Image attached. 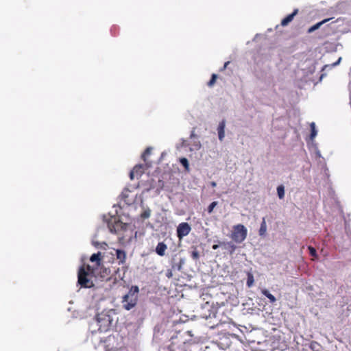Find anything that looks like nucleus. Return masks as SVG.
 <instances>
[{
	"label": "nucleus",
	"mask_w": 351,
	"mask_h": 351,
	"mask_svg": "<svg viewBox=\"0 0 351 351\" xmlns=\"http://www.w3.org/2000/svg\"><path fill=\"white\" fill-rule=\"evenodd\" d=\"M277 193L280 199H283L285 197V187L283 185H280L277 187Z\"/></svg>",
	"instance_id": "2eb2a0df"
},
{
	"label": "nucleus",
	"mask_w": 351,
	"mask_h": 351,
	"mask_svg": "<svg viewBox=\"0 0 351 351\" xmlns=\"http://www.w3.org/2000/svg\"><path fill=\"white\" fill-rule=\"evenodd\" d=\"M229 64H230V62H229V61H228V62H225V64H224V65H223V67L221 69V71L225 70V69L227 68V66H228V65Z\"/></svg>",
	"instance_id": "a878e982"
},
{
	"label": "nucleus",
	"mask_w": 351,
	"mask_h": 351,
	"mask_svg": "<svg viewBox=\"0 0 351 351\" xmlns=\"http://www.w3.org/2000/svg\"><path fill=\"white\" fill-rule=\"evenodd\" d=\"M267 232V224L265 218H263V221L261 223V227L259 229V234L261 236H264Z\"/></svg>",
	"instance_id": "ddd939ff"
},
{
	"label": "nucleus",
	"mask_w": 351,
	"mask_h": 351,
	"mask_svg": "<svg viewBox=\"0 0 351 351\" xmlns=\"http://www.w3.org/2000/svg\"><path fill=\"white\" fill-rule=\"evenodd\" d=\"M254 283V277L252 274H249L247 280V286L250 287L252 286Z\"/></svg>",
	"instance_id": "4be33fe9"
},
{
	"label": "nucleus",
	"mask_w": 351,
	"mask_h": 351,
	"mask_svg": "<svg viewBox=\"0 0 351 351\" xmlns=\"http://www.w3.org/2000/svg\"><path fill=\"white\" fill-rule=\"evenodd\" d=\"M191 257L194 260H197L199 257V254L197 250H195L191 252Z\"/></svg>",
	"instance_id": "b1692460"
},
{
	"label": "nucleus",
	"mask_w": 351,
	"mask_h": 351,
	"mask_svg": "<svg viewBox=\"0 0 351 351\" xmlns=\"http://www.w3.org/2000/svg\"><path fill=\"white\" fill-rule=\"evenodd\" d=\"M330 19H324V20H323V21H320V22H319V23H317L315 24L314 25H313L312 27H311L308 29V33H311V32H313L315 31L316 29H317L318 28H319V27H320L322 25H323V24H324L325 23H326V22H328V21H330Z\"/></svg>",
	"instance_id": "9b49d317"
},
{
	"label": "nucleus",
	"mask_w": 351,
	"mask_h": 351,
	"mask_svg": "<svg viewBox=\"0 0 351 351\" xmlns=\"http://www.w3.org/2000/svg\"><path fill=\"white\" fill-rule=\"evenodd\" d=\"M104 272H105L107 275L108 274V269H104Z\"/></svg>",
	"instance_id": "7c9ffc66"
},
{
	"label": "nucleus",
	"mask_w": 351,
	"mask_h": 351,
	"mask_svg": "<svg viewBox=\"0 0 351 351\" xmlns=\"http://www.w3.org/2000/svg\"><path fill=\"white\" fill-rule=\"evenodd\" d=\"M341 58H339V60L336 62H335L332 65L333 66L337 65L339 63V62L341 61Z\"/></svg>",
	"instance_id": "c85d7f7f"
},
{
	"label": "nucleus",
	"mask_w": 351,
	"mask_h": 351,
	"mask_svg": "<svg viewBox=\"0 0 351 351\" xmlns=\"http://www.w3.org/2000/svg\"><path fill=\"white\" fill-rule=\"evenodd\" d=\"M167 249V246L163 242H160L158 243L156 247V252L160 256H163L165 254V251Z\"/></svg>",
	"instance_id": "6e6552de"
},
{
	"label": "nucleus",
	"mask_w": 351,
	"mask_h": 351,
	"mask_svg": "<svg viewBox=\"0 0 351 351\" xmlns=\"http://www.w3.org/2000/svg\"><path fill=\"white\" fill-rule=\"evenodd\" d=\"M138 292L137 286H132L129 292L122 298V306L125 310L129 311L136 305Z\"/></svg>",
	"instance_id": "7ed1b4c3"
},
{
	"label": "nucleus",
	"mask_w": 351,
	"mask_h": 351,
	"mask_svg": "<svg viewBox=\"0 0 351 351\" xmlns=\"http://www.w3.org/2000/svg\"><path fill=\"white\" fill-rule=\"evenodd\" d=\"M90 261L91 262H96L97 265H99L101 261V253L98 252L97 254H93L90 256Z\"/></svg>",
	"instance_id": "4468645a"
},
{
	"label": "nucleus",
	"mask_w": 351,
	"mask_h": 351,
	"mask_svg": "<svg viewBox=\"0 0 351 351\" xmlns=\"http://www.w3.org/2000/svg\"><path fill=\"white\" fill-rule=\"evenodd\" d=\"M247 235V228L243 224H237L232 228L230 237L234 242L241 243L246 239Z\"/></svg>",
	"instance_id": "20e7f679"
},
{
	"label": "nucleus",
	"mask_w": 351,
	"mask_h": 351,
	"mask_svg": "<svg viewBox=\"0 0 351 351\" xmlns=\"http://www.w3.org/2000/svg\"><path fill=\"white\" fill-rule=\"evenodd\" d=\"M191 230L190 225L186 222L180 223L177 228V237L181 240L189 234Z\"/></svg>",
	"instance_id": "39448f33"
},
{
	"label": "nucleus",
	"mask_w": 351,
	"mask_h": 351,
	"mask_svg": "<svg viewBox=\"0 0 351 351\" xmlns=\"http://www.w3.org/2000/svg\"><path fill=\"white\" fill-rule=\"evenodd\" d=\"M311 139H313L316 135H317V131H316V129H315V123H311Z\"/></svg>",
	"instance_id": "dca6fc26"
},
{
	"label": "nucleus",
	"mask_w": 351,
	"mask_h": 351,
	"mask_svg": "<svg viewBox=\"0 0 351 351\" xmlns=\"http://www.w3.org/2000/svg\"><path fill=\"white\" fill-rule=\"evenodd\" d=\"M159 182H162V186H161V187H160V189H162V186H163V182H162L161 180H159Z\"/></svg>",
	"instance_id": "2f4dec72"
},
{
	"label": "nucleus",
	"mask_w": 351,
	"mask_h": 351,
	"mask_svg": "<svg viewBox=\"0 0 351 351\" xmlns=\"http://www.w3.org/2000/svg\"><path fill=\"white\" fill-rule=\"evenodd\" d=\"M298 13V9H295L293 12L287 15L285 19L281 21V25L285 27L287 26L290 22H291L294 16Z\"/></svg>",
	"instance_id": "423d86ee"
},
{
	"label": "nucleus",
	"mask_w": 351,
	"mask_h": 351,
	"mask_svg": "<svg viewBox=\"0 0 351 351\" xmlns=\"http://www.w3.org/2000/svg\"><path fill=\"white\" fill-rule=\"evenodd\" d=\"M117 259L119 260V264H123L125 262L126 254L123 250H116Z\"/></svg>",
	"instance_id": "1a4fd4ad"
},
{
	"label": "nucleus",
	"mask_w": 351,
	"mask_h": 351,
	"mask_svg": "<svg viewBox=\"0 0 351 351\" xmlns=\"http://www.w3.org/2000/svg\"><path fill=\"white\" fill-rule=\"evenodd\" d=\"M141 169V166H135L133 170L130 172V176L131 179L134 178V174L135 172H138Z\"/></svg>",
	"instance_id": "5701e85b"
},
{
	"label": "nucleus",
	"mask_w": 351,
	"mask_h": 351,
	"mask_svg": "<svg viewBox=\"0 0 351 351\" xmlns=\"http://www.w3.org/2000/svg\"><path fill=\"white\" fill-rule=\"evenodd\" d=\"M110 313L111 311H102L97 315L96 325L100 332H106L110 330L113 321Z\"/></svg>",
	"instance_id": "f03ea898"
},
{
	"label": "nucleus",
	"mask_w": 351,
	"mask_h": 351,
	"mask_svg": "<svg viewBox=\"0 0 351 351\" xmlns=\"http://www.w3.org/2000/svg\"><path fill=\"white\" fill-rule=\"evenodd\" d=\"M123 197L125 198V201H128V200L126 199L127 196L125 195V193H123Z\"/></svg>",
	"instance_id": "c756f323"
},
{
	"label": "nucleus",
	"mask_w": 351,
	"mask_h": 351,
	"mask_svg": "<svg viewBox=\"0 0 351 351\" xmlns=\"http://www.w3.org/2000/svg\"><path fill=\"white\" fill-rule=\"evenodd\" d=\"M220 244L224 245L225 248L229 250L230 254H232L237 248L232 242H221Z\"/></svg>",
	"instance_id": "9d476101"
},
{
	"label": "nucleus",
	"mask_w": 351,
	"mask_h": 351,
	"mask_svg": "<svg viewBox=\"0 0 351 351\" xmlns=\"http://www.w3.org/2000/svg\"><path fill=\"white\" fill-rule=\"evenodd\" d=\"M261 293L269 299L270 303L273 304L276 301V298L272 294H271L268 290L265 289H262Z\"/></svg>",
	"instance_id": "f8f14e48"
},
{
	"label": "nucleus",
	"mask_w": 351,
	"mask_h": 351,
	"mask_svg": "<svg viewBox=\"0 0 351 351\" xmlns=\"http://www.w3.org/2000/svg\"><path fill=\"white\" fill-rule=\"evenodd\" d=\"M93 269L88 265H82L77 272V282L81 287L90 288L93 287V282L91 280Z\"/></svg>",
	"instance_id": "f257e3e1"
},
{
	"label": "nucleus",
	"mask_w": 351,
	"mask_h": 351,
	"mask_svg": "<svg viewBox=\"0 0 351 351\" xmlns=\"http://www.w3.org/2000/svg\"><path fill=\"white\" fill-rule=\"evenodd\" d=\"M225 127H226V122L224 120H223L219 123V124L218 125V128H217L219 139L221 141H223V139L225 136V132H224Z\"/></svg>",
	"instance_id": "0eeeda50"
},
{
	"label": "nucleus",
	"mask_w": 351,
	"mask_h": 351,
	"mask_svg": "<svg viewBox=\"0 0 351 351\" xmlns=\"http://www.w3.org/2000/svg\"><path fill=\"white\" fill-rule=\"evenodd\" d=\"M108 227H109L110 232H116V230L114 229V226L111 227L110 225H108Z\"/></svg>",
	"instance_id": "bb28decb"
},
{
	"label": "nucleus",
	"mask_w": 351,
	"mask_h": 351,
	"mask_svg": "<svg viewBox=\"0 0 351 351\" xmlns=\"http://www.w3.org/2000/svg\"><path fill=\"white\" fill-rule=\"evenodd\" d=\"M308 250L309 254L311 256H313L314 258H317V252H316V250L313 247L308 246Z\"/></svg>",
	"instance_id": "aec40b11"
},
{
	"label": "nucleus",
	"mask_w": 351,
	"mask_h": 351,
	"mask_svg": "<svg viewBox=\"0 0 351 351\" xmlns=\"http://www.w3.org/2000/svg\"><path fill=\"white\" fill-rule=\"evenodd\" d=\"M150 154H151V148L150 147L146 148L145 150L144 151L143 154H142V158L143 159L144 161H146V157L149 156Z\"/></svg>",
	"instance_id": "412c9836"
},
{
	"label": "nucleus",
	"mask_w": 351,
	"mask_h": 351,
	"mask_svg": "<svg viewBox=\"0 0 351 351\" xmlns=\"http://www.w3.org/2000/svg\"><path fill=\"white\" fill-rule=\"evenodd\" d=\"M217 205V202H213L207 208V211L209 214L213 212L215 207Z\"/></svg>",
	"instance_id": "6ab92c4d"
},
{
	"label": "nucleus",
	"mask_w": 351,
	"mask_h": 351,
	"mask_svg": "<svg viewBox=\"0 0 351 351\" xmlns=\"http://www.w3.org/2000/svg\"><path fill=\"white\" fill-rule=\"evenodd\" d=\"M191 137H192V136H194L193 133H192V134H191Z\"/></svg>",
	"instance_id": "f704fd0d"
},
{
	"label": "nucleus",
	"mask_w": 351,
	"mask_h": 351,
	"mask_svg": "<svg viewBox=\"0 0 351 351\" xmlns=\"http://www.w3.org/2000/svg\"><path fill=\"white\" fill-rule=\"evenodd\" d=\"M217 78V74H213L212 76H211V78L209 80V82H208L207 85L209 87H212L215 84Z\"/></svg>",
	"instance_id": "f3484780"
},
{
	"label": "nucleus",
	"mask_w": 351,
	"mask_h": 351,
	"mask_svg": "<svg viewBox=\"0 0 351 351\" xmlns=\"http://www.w3.org/2000/svg\"><path fill=\"white\" fill-rule=\"evenodd\" d=\"M216 185L215 182H212V186H215Z\"/></svg>",
	"instance_id": "72a5a7b5"
},
{
	"label": "nucleus",
	"mask_w": 351,
	"mask_h": 351,
	"mask_svg": "<svg viewBox=\"0 0 351 351\" xmlns=\"http://www.w3.org/2000/svg\"><path fill=\"white\" fill-rule=\"evenodd\" d=\"M180 162L182 165H183L184 167V168L186 170H189V164L188 160L186 158H180Z\"/></svg>",
	"instance_id": "a211bd4d"
},
{
	"label": "nucleus",
	"mask_w": 351,
	"mask_h": 351,
	"mask_svg": "<svg viewBox=\"0 0 351 351\" xmlns=\"http://www.w3.org/2000/svg\"><path fill=\"white\" fill-rule=\"evenodd\" d=\"M219 245L215 244V245H213L212 248H213V250H217V249H218V248H219Z\"/></svg>",
	"instance_id": "cd10ccee"
},
{
	"label": "nucleus",
	"mask_w": 351,
	"mask_h": 351,
	"mask_svg": "<svg viewBox=\"0 0 351 351\" xmlns=\"http://www.w3.org/2000/svg\"><path fill=\"white\" fill-rule=\"evenodd\" d=\"M173 343H172V344L170 346V348H171L172 350H173Z\"/></svg>",
	"instance_id": "473e14b6"
},
{
	"label": "nucleus",
	"mask_w": 351,
	"mask_h": 351,
	"mask_svg": "<svg viewBox=\"0 0 351 351\" xmlns=\"http://www.w3.org/2000/svg\"><path fill=\"white\" fill-rule=\"evenodd\" d=\"M149 216H150V210H145L141 214V217L143 219H147V218L149 217Z\"/></svg>",
	"instance_id": "393cba45"
}]
</instances>
